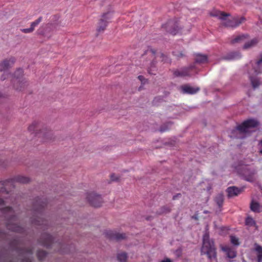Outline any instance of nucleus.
<instances>
[{
  "label": "nucleus",
  "mask_w": 262,
  "mask_h": 262,
  "mask_svg": "<svg viewBox=\"0 0 262 262\" xmlns=\"http://www.w3.org/2000/svg\"><path fill=\"white\" fill-rule=\"evenodd\" d=\"M15 59L13 56L5 59L0 62V71H4V74L1 76V80H4L6 78L12 77L11 80L13 84L14 88L17 91H23L28 85V83L23 78V70L22 69L19 68L14 72L13 75L8 73L7 71L11 68L14 62Z\"/></svg>",
  "instance_id": "obj_1"
},
{
  "label": "nucleus",
  "mask_w": 262,
  "mask_h": 262,
  "mask_svg": "<svg viewBox=\"0 0 262 262\" xmlns=\"http://www.w3.org/2000/svg\"><path fill=\"white\" fill-rule=\"evenodd\" d=\"M258 125L257 120L250 119L236 126L231 133V136L238 139H243L250 134V130Z\"/></svg>",
  "instance_id": "obj_2"
},
{
  "label": "nucleus",
  "mask_w": 262,
  "mask_h": 262,
  "mask_svg": "<svg viewBox=\"0 0 262 262\" xmlns=\"http://www.w3.org/2000/svg\"><path fill=\"white\" fill-rule=\"evenodd\" d=\"M47 205V201L45 198H37L33 203V211L35 217H33L31 222L38 226L46 225L47 221L38 215H42L45 207Z\"/></svg>",
  "instance_id": "obj_3"
},
{
  "label": "nucleus",
  "mask_w": 262,
  "mask_h": 262,
  "mask_svg": "<svg viewBox=\"0 0 262 262\" xmlns=\"http://www.w3.org/2000/svg\"><path fill=\"white\" fill-rule=\"evenodd\" d=\"M201 255L206 254L208 258L211 260L216 258V250L214 243L209 238V234L206 233L203 237V246L201 250Z\"/></svg>",
  "instance_id": "obj_4"
},
{
  "label": "nucleus",
  "mask_w": 262,
  "mask_h": 262,
  "mask_svg": "<svg viewBox=\"0 0 262 262\" xmlns=\"http://www.w3.org/2000/svg\"><path fill=\"white\" fill-rule=\"evenodd\" d=\"M42 124L36 121H34L28 127V130L31 134H35V136L38 138H41L44 141L51 139L52 133L46 128L41 129Z\"/></svg>",
  "instance_id": "obj_5"
},
{
  "label": "nucleus",
  "mask_w": 262,
  "mask_h": 262,
  "mask_svg": "<svg viewBox=\"0 0 262 262\" xmlns=\"http://www.w3.org/2000/svg\"><path fill=\"white\" fill-rule=\"evenodd\" d=\"M13 210L12 207H6L3 209V212L6 216H10L7 223V228L8 229L16 232H23V228L17 225V224L13 223V222L16 221V216L13 214Z\"/></svg>",
  "instance_id": "obj_6"
},
{
  "label": "nucleus",
  "mask_w": 262,
  "mask_h": 262,
  "mask_svg": "<svg viewBox=\"0 0 262 262\" xmlns=\"http://www.w3.org/2000/svg\"><path fill=\"white\" fill-rule=\"evenodd\" d=\"M30 179L28 177L18 176L13 179L7 180L4 181H1L0 183L3 185L1 188L0 192L3 193L6 192L7 193H9V190L8 188L10 187H14V184L15 182H18L20 183H27L29 182Z\"/></svg>",
  "instance_id": "obj_7"
},
{
  "label": "nucleus",
  "mask_w": 262,
  "mask_h": 262,
  "mask_svg": "<svg viewBox=\"0 0 262 262\" xmlns=\"http://www.w3.org/2000/svg\"><path fill=\"white\" fill-rule=\"evenodd\" d=\"M181 26L179 20L174 18L168 20L166 24L162 26V28L168 33L176 35L183 33Z\"/></svg>",
  "instance_id": "obj_8"
},
{
  "label": "nucleus",
  "mask_w": 262,
  "mask_h": 262,
  "mask_svg": "<svg viewBox=\"0 0 262 262\" xmlns=\"http://www.w3.org/2000/svg\"><path fill=\"white\" fill-rule=\"evenodd\" d=\"M226 16V19H222V25L228 28H235L244 23L246 18L244 17H234L231 18Z\"/></svg>",
  "instance_id": "obj_9"
},
{
  "label": "nucleus",
  "mask_w": 262,
  "mask_h": 262,
  "mask_svg": "<svg viewBox=\"0 0 262 262\" xmlns=\"http://www.w3.org/2000/svg\"><path fill=\"white\" fill-rule=\"evenodd\" d=\"M112 17L113 14L111 12L103 14L97 24V32L98 33L103 32L105 30L109 20Z\"/></svg>",
  "instance_id": "obj_10"
},
{
  "label": "nucleus",
  "mask_w": 262,
  "mask_h": 262,
  "mask_svg": "<svg viewBox=\"0 0 262 262\" xmlns=\"http://www.w3.org/2000/svg\"><path fill=\"white\" fill-rule=\"evenodd\" d=\"M86 199L89 204L94 207H100L103 203L101 196L93 192L88 193Z\"/></svg>",
  "instance_id": "obj_11"
},
{
  "label": "nucleus",
  "mask_w": 262,
  "mask_h": 262,
  "mask_svg": "<svg viewBox=\"0 0 262 262\" xmlns=\"http://www.w3.org/2000/svg\"><path fill=\"white\" fill-rule=\"evenodd\" d=\"M193 66L189 67L183 68L180 69H178L173 72V75L176 77H190L192 75L191 72L193 69Z\"/></svg>",
  "instance_id": "obj_12"
},
{
  "label": "nucleus",
  "mask_w": 262,
  "mask_h": 262,
  "mask_svg": "<svg viewBox=\"0 0 262 262\" xmlns=\"http://www.w3.org/2000/svg\"><path fill=\"white\" fill-rule=\"evenodd\" d=\"M105 236L110 240H116L117 241L124 239L126 237L125 234L119 233L112 230L106 231Z\"/></svg>",
  "instance_id": "obj_13"
},
{
  "label": "nucleus",
  "mask_w": 262,
  "mask_h": 262,
  "mask_svg": "<svg viewBox=\"0 0 262 262\" xmlns=\"http://www.w3.org/2000/svg\"><path fill=\"white\" fill-rule=\"evenodd\" d=\"M39 242L41 245L50 248L53 243V237L52 235L45 233L41 235Z\"/></svg>",
  "instance_id": "obj_14"
},
{
  "label": "nucleus",
  "mask_w": 262,
  "mask_h": 262,
  "mask_svg": "<svg viewBox=\"0 0 262 262\" xmlns=\"http://www.w3.org/2000/svg\"><path fill=\"white\" fill-rule=\"evenodd\" d=\"M244 188H238L235 186H231L227 188L226 191L228 193V196L231 198L237 196L242 191H243Z\"/></svg>",
  "instance_id": "obj_15"
},
{
  "label": "nucleus",
  "mask_w": 262,
  "mask_h": 262,
  "mask_svg": "<svg viewBox=\"0 0 262 262\" xmlns=\"http://www.w3.org/2000/svg\"><path fill=\"white\" fill-rule=\"evenodd\" d=\"M183 93L188 94H194L200 91L199 87H192L188 84H185L181 86Z\"/></svg>",
  "instance_id": "obj_16"
},
{
  "label": "nucleus",
  "mask_w": 262,
  "mask_h": 262,
  "mask_svg": "<svg viewBox=\"0 0 262 262\" xmlns=\"http://www.w3.org/2000/svg\"><path fill=\"white\" fill-rule=\"evenodd\" d=\"M210 15L213 17H218L219 18L222 20V19H226V16H230V14L222 12L218 10H213L210 12Z\"/></svg>",
  "instance_id": "obj_17"
},
{
  "label": "nucleus",
  "mask_w": 262,
  "mask_h": 262,
  "mask_svg": "<svg viewBox=\"0 0 262 262\" xmlns=\"http://www.w3.org/2000/svg\"><path fill=\"white\" fill-rule=\"evenodd\" d=\"M255 174V171L254 170H250L247 168L244 170L243 174L246 181L249 182H253L254 180V176Z\"/></svg>",
  "instance_id": "obj_18"
},
{
  "label": "nucleus",
  "mask_w": 262,
  "mask_h": 262,
  "mask_svg": "<svg viewBox=\"0 0 262 262\" xmlns=\"http://www.w3.org/2000/svg\"><path fill=\"white\" fill-rule=\"evenodd\" d=\"M260 57V58L256 62L255 66L253 67V74L255 75L262 73V55Z\"/></svg>",
  "instance_id": "obj_19"
},
{
  "label": "nucleus",
  "mask_w": 262,
  "mask_h": 262,
  "mask_svg": "<svg viewBox=\"0 0 262 262\" xmlns=\"http://www.w3.org/2000/svg\"><path fill=\"white\" fill-rule=\"evenodd\" d=\"M222 250L226 253L227 257L230 258H233L236 256V252L229 246H223Z\"/></svg>",
  "instance_id": "obj_20"
},
{
  "label": "nucleus",
  "mask_w": 262,
  "mask_h": 262,
  "mask_svg": "<svg viewBox=\"0 0 262 262\" xmlns=\"http://www.w3.org/2000/svg\"><path fill=\"white\" fill-rule=\"evenodd\" d=\"M249 35L247 34H242L235 36L231 40L230 42L231 44L241 43L244 41L245 39H247Z\"/></svg>",
  "instance_id": "obj_21"
},
{
  "label": "nucleus",
  "mask_w": 262,
  "mask_h": 262,
  "mask_svg": "<svg viewBox=\"0 0 262 262\" xmlns=\"http://www.w3.org/2000/svg\"><path fill=\"white\" fill-rule=\"evenodd\" d=\"M254 247V251L257 254V262H262V246H260L257 243H255Z\"/></svg>",
  "instance_id": "obj_22"
},
{
  "label": "nucleus",
  "mask_w": 262,
  "mask_h": 262,
  "mask_svg": "<svg viewBox=\"0 0 262 262\" xmlns=\"http://www.w3.org/2000/svg\"><path fill=\"white\" fill-rule=\"evenodd\" d=\"M258 42V39L257 38H254L252 39H251L250 41L246 42L244 46L243 49H248L250 48H252L255 45H257V43Z\"/></svg>",
  "instance_id": "obj_23"
},
{
  "label": "nucleus",
  "mask_w": 262,
  "mask_h": 262,
  "mask_svg": "<svg viewBox=\"0 0 262 262\" xmlns=\"http://www.w3.org/2000/svg\"><path fill=\"white\" fill-rule=\"evenodd\" d=\"M215 202L220 208H221L224 203V195L222 193L218 194L214 199Z\"/></svg>",
  "instance_id": "obj_24"
},
{
  "label": "nucleus",
  "mask_w": 262,
  "mask_h": 262,
  "mask_svg": "<svg viewBox=\"0 0 262 262\" xmlns=\"http://www.w3.org/2000/svg\"><path fill=\"white\" fill-rule=\"evenodd\" d=\"M195 60L197 63H204L207 61V56L205 55L197 54Z\"/></svg>",
  "instance_id": "obj_25"
},
{
  "label": "nucleus",
  "mask_w": 262,
  "mask_h": 262,
  "mask_svg": "<svg viewBox=\"0 0 262 262\" xmlns=\"http://www.w3.org/2000/svg\"><path fill=\"white\" fill-rule=\"evenodd\" d=\"M249 78L250 79V81H251V82L253 88L254 89L257 88L260 84L259 80L257 78H255L253 77V76H252V74L251 73V72H250L249 73Z\"/></svg>",
  "instance_id": "obj_26"
},
{
  "label": "nucleus",
  "mask_w": 262,
  "mask_h": 262,
  "mask_svg": "<svg viewBox=\"0 0 262 262\" xmlns=\"http://www.w3.org/2000/svg\"><path fill=\"white\" fill-rule=\"evenodd\" d=\"M250 209L252 211L255 212H260L261 211L259 203L253 201L251 203Z\"/></svg>",
  "instance_id": "obj_27"
},
{
  "label": "nucleus",
  "mask_w": 262,
  "mask_h": 262,
  "mask_svg": "<svg viewBox=\"0 0 262 262\" xmlns=\"http://www.w3.org/2000/svg\"><path fill=\"white\" fill-rule=\"evenodd\" d=\"M226 57V58L228 59H237L241 58V55L239 52H232Z\"/></svg>",
  "instance_id": "obj_28"
},
{
  "label": "nucleus",
  "mask_w": 262,
  "mask_h": 262,
  "mask_svg": "<svg viewBox=\"0 0 262 262\" xmlns=\"http://www.w3.org/2000/svg\"><path fill=\"white\" fill-rule=\"evenodd\" d=\"M127 258V254L125 252H121L117 255V259L119 262H126Z\"/></svg>",
  "instance_id": "obj_29"
},
{
  "label": "nucleus",
  "mask_w": 262,
  "mask_h": 262,
  "mask_svg": "<svg viewBox=\"0 0 262 262\" xmlns=\"http://www.w3.org/2000/svg\"><path fill=\"white\" fill-rule=\"evenodd\" d=\"M245 224L247 226L249 227L255 226L256 222L251 217L248 216L245 220Z\"/></svg>",
  "instance_id": "obj_30"
},
{
  "label": "nucleus",
  "mask_w": 262,
  "mask_h": 262,
  "mask_svg": "<svg viewBox=\"0 0 262 262\" xmlns=\"http://www.w3.org/2000/svg\"><path fill=\"white\" fill-rule=\"evenodd\" d=\"M47 252L43 250H38L37 252V256L39 260H42L47 255Z\"/></svg>",
  "instance_id": "obj_31"
},
{
  "label": "nucleus",
  "mask_w": 262,
  "mask_h": 262,
  "mask_svg": "<svg viewBox=\"0 0 262 262\" xmlns=\"http://www.w3.org/2000/svg\"><path fill=\"white\" fill-rule=\"evenodd\" d=\"M42 17L41 16L39 17L36 20L31 23V28H33V30H34L35 28L38 25V24L42 21Z\"/></svg>",
  "instance_id": "obj_32"
},
{
  "label": "nucleus",
  "mask_w": 262,
  "mask_h": 262,
  "mask_svg": "<svg viewBox=\"0 0 262 262\" xmlns=\"http://www.w3.org/2000/svg\"><path fill=\"white\" fill-rule=\"evenodd\" d=\"M230 241L231 243L234 245L238 246L239 245V243L238 242V238L234 236H230Z\"/></svg>",
  "instance_id": "obj_33"
},
{
  "label": "nucleus",
  "mask_w": 262,
  "mask_h": 262,
  "mask_svg": "<svg viewBox=\"0 0 262 262\" xmlns=\"http://www.w3.org/2000/svg\"><path fill=\"white\" fill-rule=\"evenodd\" d=\"M21 253L26 254V255L30 256L33 254V249L31 248L25 249L23 250Z\"/></svg>",
  "instance_id": "obj_34"
},
{
  "label": "nucleus",
  "mask_w": 262,
  "mask_h": 262,
  "mask_svg": "<svg viewBox=\"0 0 262 262\" xmlns=\"http://www.w3.org/2000/svg\"><path fill=\"white\" fill-rule=\"evenodd\" d=\"M170 125V123L162 125L160 128V131L162 133L167 131L169 129V126Z\"/></svg>",
  "instance_id": "obj_35"
},
{
  "label": "nucleus",
  "mask_w": 262,
  "mask_h": 262,
  "mask_svg": "<svg viewBox=\"0 0 262 262\" xmlns=\"http://www.w3.org/2000/svg\"><path fill=\"white\" fill-rule=\"evenodd\" d=\"M163 101V98L161 97H155L153 100V104L155 105H158L159 102H161Z\"/></svg>",
  "instance_id": "obj_36"
},
{
  "label": "nucleus",
  "mask_w": 262,
  "mask_h": 262,
  "mask_svg": "<svg viewBox=\"0 0 262 262\" xmlns=\"http://www.w3.org/2000/svg\"><path fill=\"white\" fill-rule=\"evenodd\" d=\"M156 53V51L155 49L149 48L146 52V54L151 55L152 56H155Z\"/></svg>",
  "instance_id": "obj_37"
},
{
  "label": "nucleus",
  "mask_w": 262,
  "mask_h": 262,
  "mask_svg": "<svg viewBox=\"0 0 262 262\" xmlns=\"http://www.w3.org/2000/svg\"><path fill=\"white\" fill-rule=\"evenodd\" d=\"M170 209L169 207L167 206H164L161 208V211L159 213H166L167 212H170Z\"/></svg>",
  "instance_id": "obj_38"
},
{
  "label": "nucleus",
  "mask_w": 262,
  "mask_h": 262,
  "mask_svg": "<svg viewBox=\"0 0 262 262\" xmlns=\"http://www.w3.org/2000/svg\"><path fill=\"white\" fill-rule=\"evenodd\" d=\"M159 57L161 59V60L162 61L167 62L168 61V57H167V56H166L165 55H164L163 53H160Z\"/></svg>",
  "instance_id": "obj_39"
},
{
  "label": "nucleus",
  "mask_w": 262,
  "mask_h": 262,
  "mask_svg": "<svg viewBox=\"0 0 262 262\" xmlns=\"http://www.w3.org/2000/svg\"><path fill=\"white\" fill-rule=\"evenodd\" d=\"M20 31L24 33H30L33 31V28H31V27L27 29H20Z\"/></svg>",
  "instance_id": "obj_40"
},
{
  "label": "nucleus",
  "mask_w": 262,
  "mask_h": 262,
  "mask_svg": "<svg viewBox=\"0 0 262 262\" xmlns=\"http://www.w3.org/2000/svg\"><path fill=\"white\" fill-rule=\"evenodd\" d=\"M173 54L174 56H177L178 57H183L185 56V54L182 53V52H177L176 51L173 52Z\"/></svg>",
  "instance_id": "obj_41"
},
{
  "label": "nucleus",
  "mask_w": 262,
  "mask_h": 262,
  "mask_svg": "<svg viewBox=\"0 0 262 262\" xmlns=\"http://www.w3.org/2000/svg\"><path fill=\"white\" fill-rule=\"evenodd\" d=\"M138 78L141 82V83L142 84H145L147 81V79L144 78V77L142 75L139 76L138 77Z\"/></svg>",
  "instance_id": "obj_42"
},
{
  "label": "nucleus",
  "mask_w": 262,
  "mask_h": 262,
  "mask_svg": "<svg viewBox=\"0 0 262 262\" xmlns=\"http://www.w3.org/2000/svg\"><path fill=\"white\" fill-rule=\"evenodd\" d=\"M21 262H32V259L29 256H27L22 259Z\"/></svg>",
  "instance_id": "obj_43"
},
{
  "label": "nucleus",
  "mask_w": 262,
  "mask_h": 262,
  "mask_svg": "<svg viewBox=\"0 0 262 262\" xmlns=\"http://www.w3.org/2000/svg\"><path fill=\"white\" fill-rule=\"evenodd\" d=\"M111 180L113 181H117L118 180V177L115 174H112L111 176Z\"/></svg>",
  "instance_id": "obj_44"
},
{
  "label": "nucleus",
  "mask_w": 262,
  "mask_h": 262,
  "mask_svg": "<svg viewBox=\"0 0 262 262\" xmlns=\"http://www.w3.org/2000/svg\"><path fill=\"white\" fill-rule=\"evenodd\" d=\"M160 262H172V261L169 258H165L162 260Z\"/></svg>",
  "instance_id": "obj_45"
},
{
  "label": "nucleus",
  "mask_w": 262,
  "mask_h": 262,
  "mask_svg": "<svg viewBox=\"0 0 262 262\" xmlns=\"http://www.w3.org/2000/svg\"><path fill=\"white\" fill-rule=\"evenodd\" d=\"M259 146H260L259 152L261 154H262V140L260 141V142L259 143Z\"/></svg>",
  "instance_id": "obj_46"
},
{
  "label": "nucleus",
  "mask_w": 262,
  "mask_h": 262,
  "mask_svg": "<svg viewBox=\"0 0 262 262\" xmlns=\"http://www.w3.org/2000/svg\"><path fill=\"white\" fill-rule=\"evenodd\" d=\"M57 19H58V17H57V15H54L52 16V20L56 21Z\"/></svg>",
  "instance_id": "obj_47"
},
{
  "label": "nucleus",
  "mask_w": 262,
  "mask_h": 262,
  "mask_svg": "<svg viewBox=\"0 0 262 262\" xmlns=\"http://www.w3.org/2000/svg\"><path fill=\"white\" fill-rule=\"evenodd\" d=\"M181 194L180 193H178V194H177V195H174V196H173V200H176V199H177V197L180 196H181Z\"/></svg>",
  "instance_id": "obj_48"
},
{
  "label": "nucleus",
  "mask_w": 262,
  "mask_h": 262,
  "mask_svg": "<svg viewBox=\"0 0 262 262\" xmlns=\"http://www.w3.org/2000/svg\"><path fill=\"white\" fill-rule=\"evenodd\" d=\"M4 204V201L2 199L0 198V205H3Z\"/></svg>",
  "instance_id": "obj_49"
},
{
  "label": "nucleus",
  "mask_w": 262,
  "mask_h": 262,
  "mask_svg": "<svg viewBox=\"0 0 262 262\" xmlns=\"http://www.w3.org/2000/svg\"><path fill=\"white\" fill-rule=\"evenodd\" d=\"M204 213H205V214H207V213H208V211H204Z\"/></svg>",
  "instance_id": "obj_50"
},
{
  "label": "nucleus",
  "mask_w": 262,
  "mask_h": 262,
  "mask_svg": "<svg viewBox=\"0 0 262 262\" xmlns=\"http://www.w3.org/2000/svg\"><path fill=\"white\" fill-rule=\"evenodd\" d=\"M55 23H49L48 25H52L53 24H54Z\"/></svg>",
  "instance_id": "obj_51"
}]
</instances>
